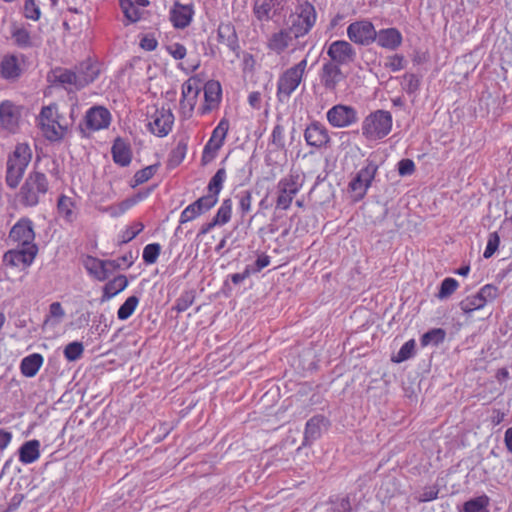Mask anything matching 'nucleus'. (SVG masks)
Returning a JSON list of instances; mask_svg holds the SVG:
<instances>
[{
	"mask_svg": "<svg viewBox=\"0 0 512 512\" xmlns=\"http://www.w3.org/2000/svg\"><path fill=\"white\" fill-rule=\"evenodd\" d=\"M193 14L194 11L191 6L177 2L170 10V21L175 28L184 29L191 23Z\"/></svg>",
	"mask_w": 512,
	"mask_h": 512,
	"instance_id": "17",
	"label": "nucleus"
},
{
	"mask_svg": "<svg viewBox=\"0 0 512 512\" xmlns=\"http://www.w3.org/2000/svg\"><path fill=\"white\" fill-rule=\"evenodd\" d=\"M200 91L201 81L196 77H191L183 83L180 107L184 115L191 114L196 105Z\"/></svg>",
	"mask_w": 512,
	"mask_h": 512,
	"instance_id": "8",
	"label": "nucleus"
},
{
	"mask_svg": "<svg viewBox=\"0 0 512 512\" xmlns=\"http://www.w3.org/2000/svg\"><path fill=\"white\" fill-rule=\"evenodd\" d=\"M25 248L17 249V250H9L4 254L3 260L7 265H11L13 267L19 266H30L38 252V248L36 245L24 246Z\"/></svg>",
	"mask_w": 512,
	"mask_h": 512,
	"instance_id": "10",
	"label": "nucleus"
},
{
	"mask_svg": "<svg viewBox=\"0 0 512 512\" xmlns=\"http://www.w3.org/2000/svg\"><path fill=\"white\" fill-rule=\"evenodd\" d=\"M415 171V164L411 159H402L398 162V173L400 176L412 175Z\"/></svg>",
	"mask_w": 512,
	"mask_h": 512,
	"instance_id": "62",
	"label": "nucleus"
},
{
	"mask_svg": "<svg viewBox=\"0 0 512 512\" xmlns=\"http://www.w3.org/2000/svg\"><path fill=\"white\" fill-rule=\"evenodd\" d=\"M24 16L27 19H31L33 21H37L41 16V11L39 6L35 3L34 0H26L24 2Z\"/></svg>",
	"mask_w": 512,
	"mask_h": 512,
	"instance_id": "60",
	"label": "nucleus"
},
{
	"mask_svg": "<svg viewBox=\"0 0 512 512\" xmlns=\"http://www.w3.org/2000/svg\"><path fill=\"white\" fill-rule=\"evenodd\" d=\"M83 351V344L81 342L74 341L65 346L64 356L68 361H76L82 356Z\"/></svg>",
	"mask_w": 512,
	"mask_h": 512,
	"instance_id": "50",
	"label": "nucleus"
},
{
	"mask_svg": "<svg viewBox=\"0 0 512 512\" xmlns=\"http://www.w3.org/2000/svg\"><path fill=\"white\" fill-rule=\"evenodd\" d=\"M44 362V358L39 353H33L21 360L20 371L28 378L34 377Z\"/></svg>",
	"mask_w": 512,
	"mask_h": 512,
	"instance_id": "25",
	"label": "nucleus"
},
{
	"mask_svg": "<svg viewBox=\"0 0 512 512\" xmlns=\"http://www.w3.org/2000/svg\"><path fill=\"white\" fill-rule=\"evenodd\" d=\"M484 306V303L477 294L468 296L459 303L460 309L465 314H470L475 310L482 309Z\"/></svg>",
	"mask_w": 512,
	"mask_h": 512,
	"instance_id": "43",
	"label": "nucleus"
},
{
	"mask_svg": "<svg viewBox=\"0 0 512 512\" xmlns=\"http://www.w3.org/2000/svg\"><path fill=\"white\" fill-rule=\"evenodd\" d=\"M120 6L123 10L125 17L129 21L136 22L137 20H139V10L134 6L131 0H120Z\"/></svg>",
	"mask_w": 512,
	"mask_h": 512,
	"instance_id": "55",
	"label": "nucleus"
},
{
	"mask_svg": "<svg viewBox=\"0 0 512 512\" xmlns=\"http://www.w3.org/2000/svg\"><path fill=\"white\" fill-rule=\"evenodd\" d=\"M293 39L290 31L286 28L280 29L270 35L267 40V48L280 55L290 46Z\"/></svg>",
	"mask_w": 512,
	"mask_h": 512,
	"instance_id": "22",
	"label": "nucleus"
},
{
	"mask_svg": "<svg viewBox=\"0 0 512 512\" xmlns=\"http://www.w3.org/2000/svg\"><path fill=\"white\" fill-rule=\"evenodd\" d=\"M489 497L482 495L466 501L463 505V512H488Z\"/></svg>",
	"mask_w": 512,
	"mask_h": 512,
	"instance_id": "39",
	"label": "nucleus"
},
{
	"mask_svg": "<svg viewBox=\"0 0 512 512\" xmlns=\"http://www.w3.org/2000/svg\"><path fill=\"white\" fill-rule=\"evenodd\" d=\"M232 214V200L230 198L224 199L221 203L217 213L213 217L214 224L219 226L225 225L231 219Z\"/></svg>",
	"mask_w": 512,
	"mask_h": 512,
	"instance_id": "40",
	"label": "nucleus"
},
{
	"mask_svg": "<svg viewBox=\"0 0 512 512\" xmlns=\"http://www.w3.org/2000/svg\"><path fill=\"white\" fill-rule=\"evenodd\" d=\"M458 286L459 283L456 279L451 277L445 278L440 284L439 291L436 295L437 298L443 300L450 297L456 291Z\"/></svg>",
	"mask_w": 512,
	"mask_h": 512,
	"instance_id": "44",
	"label": "nucleus"
},
{
	"mask_svg": "<svg viewBox=\"0 0 512 512\" xmlns=\"http://www.w3.org/2000/svg\"><path fill=\"white\" fill-rule=\"evenodd\" d=\"M276 5H278V0H255L253 13L259 21H269Z\"/></svg>",
	"mask_w": 512,
	"mask_h": 512,
	"instance_id": "28",
	"label": "nucleus"
},
{
	"mask_svg": "<svg viewBox=\"0 0 512 512\" xmlns=\"http://www.w3.org/2000/svg\"><path fill=\"white\" fill-rule=\"evenodd\" d=\"M344 79L340 65L332 61L323 64L320 72V80L327 90H335L336 86Z\"/></svg>",
	"mask_w": 512,
	"mask_h": 512,
	"instance_id": "13",
	"label": "nucleus"
},
{
	"mask_svg": "<svg viewBox=\"0 0 512 512\" xmlns=\"http://www.w3.org/2000/svg\"><path fill=\"white\" fill-rule=\"evenodd\" d=\"M217 202V197H213L208 193L207 195H203L194 201L193 206H195L202 215L212 209L217 204Z\"/></svg>",
	"mask_w": 512,
	"mask_h": 512,
	"instance_id": "49",
	"label": "nucleus"
},
{
	"mask_svg": "<svg viewBox=\"0 0 512 512\" xmlns=\"http://www.w3.org/2000/svg\"><path fill=\"white\" fill-rule=\"evenodd\" d=\"M226 170L225 168H219L216 173L213 175V177L210 179L207 190L210 195L213 197L219 198V194L221 190L223 189V184L226 180Z\"/></svg>",
	"mask_w": 512,
	"mask_h": 512,
	"instance_id": "38",
	"label": "nucleus"
},
{
	"mask_svg": "<svg viewBox=\"0 0 512 512\" xmlns=\"http://www.w3.org/2000/svg\"><path fill=\"white\" fill-rule=\"evenodd\" d=\"M406 61L402 55L395 54L387 57L384 64L385 68L392 72H397L405 68Z\"/></svg>",
	"mask_w": 512,
	"mask_h": 512,
	"instance_id": "59",
	"label": "nucleus"
},
{
	"mask_svg": "<svg viewBox=\"0 0 512 512\" xmlns=\"http://www.w3.org/2000/svg\"><path fill=\"white\" fill-rule=\"evenodd\" d=\"M48 188L46 175L39 171H32L20 188V202L27 207L36 206L40 202V198L48 192Z\"/></svg>",
	"mask_w": 512,
	"mask_h": 512,
	"instance_id": "2",
	"label": "nucleus"
},
{
	"mask_svg": "<svg viewBox=\"0 0 512 512\" xmlns=\"http://www.w3.org/2000/svg\"><path fill=\"white\" fill-rule=\"evenodd\" d=\"M415 346L416 343L414 339L408 340L402 345L397 355L392 358V361L395 363H401L410 359L415 353Z\"/></svg>",
	"mask_w": 512,
	"mask_h": 512,
	"instance_id": "45",
	"label": "nucleus"
},
{
	"mask_svg": "<svg viewBox=\"0 0 512 512\" xmlns=\"http://www.w3.org/2000/svg\"><path fill=\"white\" fill-rule=\"evenodd\" d=\"M138 304L139 298L137 296H129L117 311L118 319L121 321L127 320L134 313Z\"/></svg>",
	"mask_w": 512,
	"mask_h": 512,
	"instance_id": "41",
	"label": "nucleus"
},
{
	"mask_svg": "<svg viewBox=\"0 0 512 512\" xmlns=\"http://www.w3.org/2000/svg\"><path fill=\"white\" fill-rule=\"evenodd\" d=\"M347 36L355 44L368 46L376 40V29L369 20L355 21L347 27Z\"/></svg>",
	"mask_w": 512,
	"mask_h": 512,
	"instance_id": "5",
	"label": "nucleus"
},
{
	"mask_svg": "<svg viewBox=\"0 0 512 512\" xmlns=\"http://www.w3.org/2000/svg\"><path fill=\"white\" fill-rule=\"evenodd\" d=\"M128 286V279L125 275H118L108 281L103 287L102 302L110 300Z\"/></svg>",
	"mask_w": 512,
	"mask_h": 512,
	"instance_id": "27",
	"label": "nucleus"
},
{
	"mask_svg": "<svg viewBox=\"0 0 512 512\" xmlns=\"http://www.w3.org/2000/svg\"><path fill=\"white\" fill-rule=\"evenodd\" d=\"M365 184L366 182L357 175L349 183V188L355 193L356 200H360L366 195L369 187H366Z\"/></svg>",
	"mask_w": 512,
	"mask_h": 512,
	"instance_id": "57",
	"label": "nucleus"
},
{
	"mask_svg": "<svg viewBox=\"0 0 512 512\" xmlns=\"http://www.w3.org/2000/svg\"><path fill=\"white\" fill-rule=\"evenodd\" d=\"M446 337V331L442 328H433L424 333L420 339V343L425 346H438L443 343Z\"/></svg>",
	"mask_w": 512,
	"mask_h": 512,
	"instance_id": "37",
	"label": "nucleus"
},
{
	"mask_svg": "<svg viewBox=\"0 0 512 512\" xmlns=\"http://www.w3.org/2000/svg\"><path fill=\"white\" fill-rule=\"evenodd\" d=\"M500 244V237L497 232H492L488 236L487 245L483 257L488 259L494 255Z\"/></svg>",
	"mask_w": 512,
	"mask_h": 512,
	"instance_id": "58",
	"label": "nucleus"
},
{
	"mask_svg": "<svg viewBox=\"0 0 512 512\" xmlns=\"http://www.w3.org/2000/svg\"><path fill=\"white\" fill-rule=\"evenodd\" d=\"M316 11L312 4L305 2L301 4L296 13L289 17L290 25L286 28L294 39L305 36L309 33L316 22Z\"/></svg>",
	"mask_w": 512,
	"mask_h": 512,
	"instance_id": "3",
	"label": "nucleus"
},
{
	"mask_svg": "<svg viewBox=\"0 0 512 512\" xmlns=\"http://www.w3.org/2000/svg\"><path fill=\"white\" fill-rule=\"evenodd\" d=\"M111 119V113L104 106H93L85 115L87 128H108Z\"/></svg>",
	"mask_w": 512,
	"mask_h": 512,
	"instance_id": "15",
	"label": "nucleus"
},
{
	"mask_svg": "<svg viewBox=\"0 0 512 512\" xmlns=\"http://www.w3.org/2000/svg\"><path fill=\"white\" fill-rule=\"evenodd\" d=\"M74 208L75 202L72 198L66 195H60L57 201V211L60 217L68 223H72L76 219L77 214Z\"/></svg>",
	"mask_w": 512,
	"mask_h": 512,
	"instance_id": "31",
	"label": "nucleus"
},
{
	"mask_svg": "<svg viewBox=\"0 0 512 512\" xmlns=\"http://www.w3.org/2000/svg\"><path fill=\"white\" fill-rule=\"evenodd\" d=\"M306 142L310 146H326L330 141L328 130H304Z\"/></svg>",
	"mask_w": 512,
	"mask_h": 512,
	"instance_id": "34",
	"label": "nucleus"
},
{
	"mask_svg": "<svg viewBox=\"0 0 512 512\" xmlns=\"http://www.w3.org/2000/svg\"><path fill=\"white\" fill-rule=\"evenodd\" d=\"M158 167L159 164H153L137 171L133 177L134 184L132 186L135 187L147 182L157 172Z\"/></svg>",
	"mask_w": 512,
	"mask_h": 512,
	"instance_id": "46",
	"label": "nucleus"
},
{
	"mask_svg": "<svg viewBox=\"0 0 512 512\" xmlns=\"http://www.w3.org/2000/svg\"><path fill=\"white\" fill-rule=\"evenodd\" d=\"M174 122V116L169 109H156L150 117L148 128H171Z\"/></svg>",
	"mask_w": 512,
	"mask_h": 512,
	"instance_id": "29",
	"label": "nucleus"
},
{
	"mask_svg": "<svg viewBox=\"0 0 512 512\" xmlns=\"http://www.w3.org/2000/svg\"><path fill=\"white\" fill-rule=\"evenodd\" d=\"M194 300H195V291L194 290L184 291L179 296V298H177V300L175 302L174 309L178 313H182V312L186 311L194 303Z\"/></svg>",
	"mask_w": 512,
	"mask_h": 512,
	"instance_id": "47",
	"label": "nucleus"
},
{
	"mask_svg": "<svg viewBox=\"0 0 512 512\" xmlns=\"http://www.w3.org/2000/svg\"><path fill=\"white\" fill-rule=\"evenodd\" d=\"M204 104L199 108L201 114H205L216 108L221 100L222 89L218 81L210 80L204 87Z\"/></svg>",
	"mask_w": 512,
	"mask_h": 512,
	"instance_id": "14",
	"label": "nucleus"
},
{
	"mask_svg": "<svg viewBox=\"0 0 512 512\" xmlns=\"http://www.w3.org/2000/svg\"><path fill=\"white\" fill-rule=\"evenodd\" d=\"M31 158L32 151L26 143H19L9 155L6 169V183L10 188L14 189L19 185Z\"/></svg>",
	"mask_w": 512,
	"mask_h": 512,
	"instance_id": "1",
	"label": "nucleus"
},
{
	"mask_svg": "<svg viewBox=\"0 0 512 512\" xmlns=\"http://www.w3.org/2000/svg\"><path fill=\"white\" fill-rule=\"evenodd\" d=\"M306 67L307 58H304L280 75L277 82V96L279 101L284 102L290 98L301 83Z\"/></svg>",
	"mask_w": 512,
	"mask_h": 512,
	"instance_id": "4",
	"label": "nucleus"
},
{
	"mask_svg": "<svg viewBox=\"0 0 512 512\" xmlns=\"http://www.w3.org/2000/svg\"><path fill=\"white\" fill-rule=\"evenodd\" d=\"M217 36L219 42L227 45L230 50L235 51L239 47L236 30L231 22L220 23Z\"/></svg>",
	"mask_w": 512,
	"mask_h": 512,
	"instance_id": "23",
	"label": "nucleus"
},
{
	"mask_svg": "<svg viewBox=\"0 0 512 512\" xmlns=\"http://www.w3.org/2000/svg\"><path fill=\"white\" fill-rule=\"evenodd\" d=\"M9 238L22 246L34 245L35 233L32 221L28 218L20 219L10 230Z\"/></svg>",
	"mask_w": 512,
	"mask_h": 512,
	"instance_id": "11",
	"label": "nucleus"
},
{
	"mask_svg": "<svg viewBox=\"0 0 512 512\" xmlns=\"http://www.w3.org/2000/svg\"><path fill=\"white\" fill-rule=\"evenodd\" d=\"M293 197L294 196H292L288 193L284 194L283 192H279V195H278L277 201H276V208L282 209V210H287L291 205Z\"/></svg>",
	"mask_w": 512,
	"mask_h": 512,
	"instance_id": "64",
	"label": "nucleus"
},
{
	"mask_svg": "<svg viewBox=\"0 0 512 512\" xmlns=\"http://www.w3.org/2000/svg\"><path fill=\"white\" fill-rule=\"evenodd\" d=\"M20 108L9 100L0 103V124L3 128L14 127L19 124Z\"/></svg>",
	"mask_w": 512,
	"mask_h": 512,
	"instance_id": "21",
	"label": "nucleus"
},
{
	"mask_svg": "<svg viewBox=\"0 0 512 512\" xmlns=\"http://www.w3.org/2000/svg\"><path fill=\"white\" fill-rule=\"evenodd\" d=\"M113 161L121 166L126 167L132 161V151L129 142L121 137H117L111 148Z\"/></svg>",
	"mask_w": 512,
	"mask_h": 512,
	"instance_id": "16",
	"label": "nucleus"
},
{
	"mask_svg": "<svg viewBox=\"0 0 512 512\" xmlns=\"http://www.w3.org/2000/svg\"><path fill=\"white\" fill-rule=\"evenodd\" d=\"M144 229V225L141 222H135L133 225L127 227L121 234L120 242L122 244L128 243L133 240L139 233Z\"/></svg>",
	"mask_w": 512,
	"mask_h": 512,
	"instance_id": "54",
	"label": "nucleus"
},
{
	"mask_svg": "<svg viewBox=\"0 0 512 512\" xmlns=\"http://www.w3.org/2000/svg\"><path fill=\"white\" fill-rule=\"evenodd\" d=\"M239 200V210L242 216L251 211L252 193L249 190H244L236 195Z\"/></svg>",
	"mask_w": 512,
	"mask_h": 512,
	"instance_id": "56",
	"label": "nucleus"
},
{
	"mask_svg": "<svg viewBox=\"0 0 512 512\" xmlns=\"http://www.w3.org/2000/svg\"><path fill=\"white\" fill-rule=\"evenodd\" d=\"M12 39L15 44L20 48H32L37 47L39 42L37 39L29 33V31L24 27H15L12 32Z\"/></svg>",
	"mask_w": 512,
	"mask_h": 512,
	"instance_id": "30",
	"label": "nucleus"
},
{
	"mask_svg": "<svg viewBox=\"0 0 512 512\" xmlns=\"http://www.w3.org/2000/svg\"><path fill=\"white\" fill-rule=\"evenodd\" d=\"M38 120L40 128H67L61 123V116L56 104L42 107Z\"/></svg>",
	"mask_w": 512,
	"mask_h": 512,
	"instance_id": "20",
	"label": "nucleus"
},
{
	"mask_svg": "<svg viewBox=\"0 0 512 512\" xmlns=\"http://www.w3.org/2000/svg\"><path fill=\"white\" fill-rule=\"evenodd\" d=\"M376 42L380 47L396 50L402 44V35L396 28H386L376 31Z\"/></svg>",
	"mask_w": 512,
	"mask_h": 512,
	"instance_id": "19",
	"label": "nucleus"
},
{
	"mask_svg": "<svg viewBox=\"0 0 512 512\" xmlns=\"http://www.w3.org/2000/svg\"><path fill=\"white\" fill-rule=\"evenodd\" d=\"M161 252L159 243H150L143 249L142 258L145 264L151 265L156 263Z\"/></svg>",
	"mask_w": 512,
	"mask_h": 512,
	"instance_id": "48",
	"label": "nucleus"
},
{
	"mask_svg": "<svg viewBox=\"0 0 512 512\" xmlns=\"http://www.w3.org/2000/svg\"><path fill=\"white\" fill-rule=\"evenodd\" d=\"M439 490L435 486L425 487L420 494L419 501L428 502L438 497Z\"/></svg>",
	"mask_w": 512,
	"mask_h": 512,
	"instance_id": "63",
	"label": "nucleus"
},
{
	"mask_svg": "<svg viewBox=\"0 0 512 512\" xmlns=\"http://www.w3.org/2000/svg\"><path fill=\"white\" fill-rule=\"evenodd\" d=\"M1 75L5 79H15L21 74V68L16 56L9 55L3 58L1 65Z\"/></svg>",
	"mask_w": 512,
	"mask_h": 512,
	"instance_id": "32",
	"label": "nucleus"
},
{
	"mask_svg": "<svg viewBox=\"0 0 512 512\" xmlns=\"http://www.w3.org/2000/svg\"><path fill=\"white\" fill-rule=\"evenodd\" d=\"M278 189L279 192H283L284 194L288 193L292 196H295L300 189L298 176L290 175L289 177L281 179L278 183Z\"/></svg>",
	"mask_w": 512,
	"mask_h": 512,
	"instance_id": "42",
	"label": "nucleus"
},
{
	"mask_svg": "<svg viewBox=\"0 0 512 512\" xmlns=\"http://www.w3.org/2000/svg\"><path fill=\"white\" fill-rule=\"evenodd\" d=\"M476 294L481 298L484 305H486L498 297L499 290L498 287L493 284H486Z\"/></svg>",
	"mask_w": 512,
	"mask_h": 512,
	"instance_id": "52",
	"label": "nucleus"
},
{
	"mask_svg": "<svg viewBox=\"0 0 512 512\" xmlns=\"http://www.w3.org/2000/svg\"><path fill=\"white\" fill-rule=\"evenodd\" d=\"M327 55L330 61L339 65H345L354 61L356 51L348 41L336 40L329 45Z\"/></svg>",
	"mask_w": 512,
	"mask_h": 512,
	"instance_id": "9",
	"label": "nucleus"
},
{
	"mask_svg": "<svg viewBox=\"0 0 512 512\" xmlns=\"http://www.w3.org/2000/svg\"><path fill=\"white\" fill-rule=\"evenodd\" d=\"M19 460L23 464H31L40 457V442L36 439L26 441L19 448Z\"/></svg>",
	"mask_w": 512,
	"mask_h": 512,
	"instance_id": "26",
	"label": "nucleus"
},
{
	"mask_svg": "<svg viewBox=\"0 0 512 512\" xmlns=\"http://www.w3.org/2000/svg\"><path fill=\"white\" fill-rule=\"evenodd\" d=\"M327 120L334 128H344L355 125L359 120V116L354 107L337 104L327 111Z\"/></svg>",
	"mask_w": 512,
	"mask_h": 512,
	"instance_id": "6",
	"label": "nucleus"
},
{
	"mask_svg": "<svg viewBox=\"0 0 512 512\" xmlns=\"http://www.w3.org/2000/svg\"><path fill=\"white\" fill-rule=\"evenodd\" d=\"M84 267L88 273L98 281H105L114 271L120 269L118 260H101L93 256H87Z\"/></svg>",
	"mask_w": 512,
	"mask_h": 512,
	"instance_id": "7",
	"label": "nucleus"
},
{
	"mask_svg": "<svg viewBox=\"0 0 512 512\" xmlns=\"http://www.w3.org/2000/svg\"><path fill=\"white\" fill-rule=\"evenodd\" d=\"M392 116L385 110H377L369 114L363 121L362 128H391Z\"/></svg>",
	"mask_w": 512,
	"mask_h": 512,
	"instance_id": "24",
	"label": "nucleus"
},
{
	"mask_svg": "<svg viewBox=\"0 0 512 512\" xmlns=\"http://www.w3.org/2000/svg\"><path fill=\"white\" fill-rule=\"evenodd\" d=\"M56 79L61 84L68 85L75 90H80L87 86V81L79 79L75 70H61L59 71V74L56 75Z\"/></svg>",
	"mask_w": 512,
	"mask_h": 512,
	"instance_id": "33",
	"label": "nucleus"
},
{
	"mask_svg": "<svg viewBox=\"0 0 512 512\" xmlns=\"http://www.w3.org/2000/svg\"><path fill=\"white\" fill-rule=\"evenodd\" d=\"M227 131L228 130H213L212 136L203 149L201 158L202 164L205 165L215 158L217 151L223 144Z\"/></svg>",
	"mask_w": 512,
	"mask_h": 512,
	"instance_id": "18",
	"label": "nucleus"
},
{
	"mask_svg": "<svg viewBox=\"0 0 512 512\" xmlns=\"http://www.w3.org/2000/svg\"><path fill=\"white\" fill-rule=\"evenodd\" d=\"M75 72L79 79L87 81V85L92 83L99 74L97 66L90 61L82 62L75 68Z\"/></svg>",
	"mask_w": 512,
	"mask_h": 512,
	"instance_id": "35",
	"label": "nucleus"
},
{
	"mask_svg": "<svg viewBox=\"0 0 512 512\" xmlns=\"http://www.w3.org/2000/svg\"><path fill=\"white\" fill-rule=\"evenodd\" d=\"M200 215L201 213L197 210L195 206H193V203L189 204L180 214V225L176 228V233L181 229V225L193 221Z\"/></svg>",
	"mask_w": 512,
	"mask_h": 512,
	"instance_id": "53",
	"label": "nucleus"
},
{
	"mask_svg": "<svg viewBox=\"0 0 512 512\" xmlns=\"http://www.w3.org/2000/svg\"><path fill=\"white\" fill-rule=\"evenodd\" d=\"M352 507L348 497L340 498L332 501L331 507L327 512H351Z\"/></svg>",
	"mask_w": 512,
	"mask_h": 512,
	"instance_id": "61",
	"label": "nucleus"
},
{
	"mask_svg": "<svg viewBox=\"0 0 512 512\" xmlns=\"http://www.w3.org/2000/svg\"><path fill=\"white\" fill-rule=\"evenodd\" d=\"M187 152V142L183 139L179 140L176 147L172 149L167 161V167L174 169L184 160Z\"/></svg>",
	"mask_w": 512,
	"mask_h": 512,
	"instance_id": "36",
	"label": "nucleus"
},
{
	"mask_svg": "<svg viewBox=\"0 0 512 512\" xmlns=\"http://www.w3.org/2000/svg\"><path fill=\"white\" fill-rule=\"evenodd\" d=\"M377 169V165L373 161L368 160L366 166L360 169L356 175L366 182V187H370L376 175Z\"/></svg>",
	"mask_w": 512,
	"mask_h": 512,
	"instance_id": "51",
	"label": "nucleus"
},
{
	"mask_svg": "<svg viewBox=\"0 0 512 512\" xmlns=\"http://www.w3.org/2000/svg\"><path fill=\"white\" fill-rule=\"evenodd\" d=\"M329 420L323 415H315L305 425L302 446H311L322 435L323 428H327Z\"/></svg>",
	"mask_w": 512,
	"mask_h": 512,
	"instance_id": "12",
	"label": "nucleus"
}]
</instances>
